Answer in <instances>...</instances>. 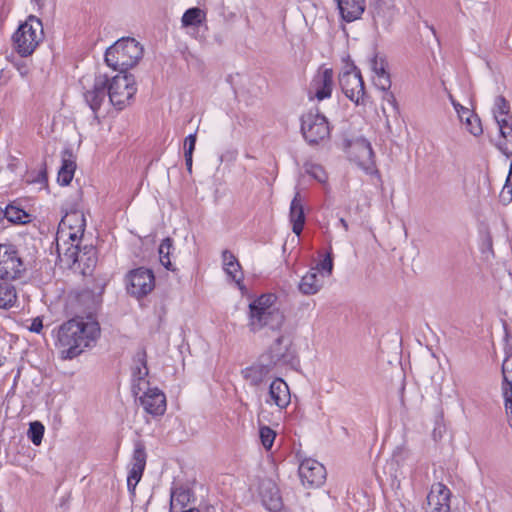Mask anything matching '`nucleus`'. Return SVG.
Segmentation results:
<instances>
[{
  "instance_id": "423d86ee",
  "label": "nucleus",
  "mask_w": 512,
  "mask_h": 512,
  "mask_svg": "<svg viewBox=\"0 0 512 512\" xmlns=\"http://www.w3.org/2000/svg\"><path fill=\"white\" fill-rule=\"evenodd\" d=\"M14 49L22 57L31 55L43 39V25L36 16H29L13 34Z\"/></svg>"
},
{
  "instance_id": "79ce46f5",
  "label": "nucleus",
  "mask_w": 512,
  "mask_h": 512,
  "mask_svg": "<svg viewBox=\"0 0 512 512\" xmlns=\"http://www.w3.org/2000/svg\"><path fill=\"white\" fill-rule=\"evenodd\" d=\"M503 397L505 409L510 421L512 420V385L511 386H503Z\"/></svg>"
},
{
  "instance_id": "4c0bfd02",
  "label": "nucleus",
  "mask_w": 512,
  "mask_h": 512,
  "mask_svg": "<svg viewBox=\"0 0 512 512\" xmlns=\"http://www.w3.org/2000/svg\"><path fill=\"white\" fill-rule=\"evenodd\" d=\"M502 374H503V386L512 385V351L509 349L506 351V356L502 363Z\"/></svg>"
},
{
  "instance_id": "2eb2a0df",
  "label": "nucleus",
  "mask_w": 512,
  "mask_h": 512,
  "mask_svg": "<svg viewBox=\"0 0 512 512\" xmlns=\"http://www.w3.org/2000/svg\"><path fill=\"white\" fill-rule=\"evenodd\" d=\"M273 369L267 356H260L254 363L244 368L241 375L251 387L258 388L270 379Z\"/></svg>"
},
{
  "instance_id": "e433bc0d",
  "label": "nucleus",
  "mask_w": 512,
  "mask_h": 512,
  "mask_svg": "<svg viewBox=\"0 0 512 512\" xmlns=\"http://www.w3.org/2000/svg\"><path fill=\"white\" fill-rule=\"evenodd\" d=\"M44 432V425L39 421H34L29 424L27 436L34 445L39 446L42 443Z\"/></svg>"
},
{
  "instance_id": "0eeeda50",
  "label": "nucleus",
  "mask_w": 512,
  "mask_h": 512,
  "mask_svg": "<svg viewBox=\"0 0 512 512\" xmlns=\"http://www.w3.org/2000/svg\"><path fill=\"white\" fill-rule=\"evenodd\" d=\"M85 226L86 220L82 211L72 210L62 217L56 235L58 255L70 243L81 242Z\"/></svg>"
},
{
  "instance_id": "09e8293b",
  "label": "nucleus",
  "mask_w": 512,
  "mask_h": 512,
  "mask_svg": "<svg viewBox=\"0 0 512 512\" xmlns=\"http://www.w3.org/2000/svg\"><path fill=\"white\" fill-rule=\"evenodd\" d=\"M511 341H512V338H511V339L509 338V339H508V344H509Z\"/></svg>"
},
{
  "instance_id": "c756f323",
  "label": "nucleus",
  "mask_w": 512,
  "mask_h": 512,
  "mask_svg": "<svg viewBox=\"0 0 512 512\" xmlns=\"http://www.w3.org/2000/svg\"><path fill=\"white\" fill-rule=\"evenodd\" d=\"M191 493L188 489L179 487L171 492L170 512H180L186 510L191 500Z\"/></svg>"
},
{
  "instance_id": "473e14b6",
  "label": "nucleus",
  "mask_w": 512,
  "mask_h": 512,
  "mask_svg": "<svg viewBox=\"0 0 512 512\" xmlns=\"http://www.w3.org/2000/svg\"><path fill=\"white\" fill-rule=\"evenodd\" d=\"M492 111L496 123H498L501 120L507 121L512 119V116L510 115L509 103L503 96H497L495 98Z\"/></svg>"
},
{
  "instance_id": "9d476101",
  "label": "nucleus",
  "mask_w": 512,
  "mask_h": 512,
  "mask_svg": "<svg viewBox=\"0 0 512 512\" xmlns=\"http://www.w3.org/2000/svg\"><path fill=\"white\" fill-rule=\"evenodd\" d=\"M292 341L288 336H279L261 356H267L272 367H290L297 365V359L292 349Z\"/></svg>"
},
{
  "instance_id": "de8ad7c7",
  "label": "nucleus",
  "mask_w": 512,
  "mask_h": 512,
  "mask_svg": "<svg viewBox=\"0 0 512 512\" xmlns=\"http://www.w3.org/2000/svg\"><path fill=\"white\" fill-rule=\"evenodd\" d=\"M31 1L34 2L38 6L39 9H41L44 5L43 0H31Z\"/></svg>"
},
{
  "instance_id": "b1692460",
  "label": "nucleus",
  "mask_w": 512,
  "mask_h": 512,
  "mask_svg": "<svg viewBox=\"0 0 512 512\" xmlns=\"http://www.w3.org/2000/svg\"><path fill=\"white\" fill-rule=\"evenodd\" d=\"M341 19L353 22L359 19L365 11L366 0H336Z\"/></svg>"
},
{
  "instance_id": "1a4fd4ad",
  "label": "nucleus",
  "mask_w": 512,
  "mask_h": 512,
  "mask_svg": "<svg viewBox=\"0 0 512 512\" xmlns=\"http://www.w3.org/2000/svg\"><path fill=\"white\" fill-rule=\"evenodd\" d=\"M25 272L26 266L17 247L11 242L0 243V279H20Z\"/></svg>"
},
{
  "instance_id": "f704fd0d",
  "label": "nucleus",
  "mask_w": 512,
  "mask_h": 512,
  "mask_svg": "<svg viewBox=\"0 0 512 512\" xmlns=\"http://www.w3.org/2000/svg\"><path fill=\"white\" fill-rule=\"evenodd\" d=\"M4 217L13 224H25L29 221V215L23 209L12 205L5 208Z\"/></svg>"
},
{
  "instance_id": "4be33fe9",
  "label": "nucleus",
  "mask_w": 512,
  "mask_h": 512,
  "mask_svg": "<svg viewBox=\"0 0 512 512\" xmlns=\"http://www.w3.org/2000/svg\"><path fill=\"white\" fill-rule=\"evenodd\" d=\"M259 493L265 508L277 512L282 508V498L277 485L271 480H264L260 484Z\"/></svg>"
},
{
  "instance_id": "39448f33",
  "label": "nucleus",
  "mask_w": 512,
  "mask_h": 512,
  "mask_svg": "<svg viewBox=\"0 0 512 512\" xmlns=\"http://www.w3.org/2000/svg\"><path fill=\"white\" fill-rule=\"evenodd\" d=\"M143 56V47L134 38H122L110 46L105 53V62L114 70L125 73L134 67Z\"/></svg>"
},
{
  "instance_id": "f8f14e48",
  "label": "nucleus",
  "mask_w": 512,
  "mask_h": 512,
  "mask_svg": "<svg viewBox=\"0 0 512 512\" xmlns=\"http://www.w3.org/2000/svg\"><path fill=\"white\" fill-rule=\"evenodd\" d=\"M301 131L310 144H317L330 135L326 117L318 112H308L302 116Z\"/></svg>"
},
{
  "instance_id": "4468645a",
  "label": "nucleus",
  "mask_w": 512,
  "mask_h": 512,
  "mask_svg": "<svg viewBox=\"0 0 512 512\" xmlns=\"http://www.w3.org/2000/svg\"><path fill=\"white\" fill-rule=\"evenodd\" d=\"M155 286V277L151 270L137 268L126 275V288L130 295L141 298L149 294Z\"/></svg>"
},
{
  "instance_id": "a878e982",
  "label": "nucleus",
  "mask_w": 512,
  "mask_h": 512,
  "mask_svg": "<svg viewBox=\"0 0 512 512\" xmlns=\"http://www.w3.org/2000/svg\"><path fill=\"white\" fill-rule=\"evenodd\" d=\"M289 217L292 224V231L299 236L305 224L304 205L299 192H296L291 201Z\"/></svg>"
},
{
  "instance_id": "393cba45",
  "label": "nucleus",
  "mask_w": 512,
  "mask_h": 512,
  "mask_svg": "<svg viewBox=\"0 0 512 512\" xmlns=\"http://www.w3.org/2000/svg\"><path fill=\"white\" fill-rule=\"evenodd\" d=\"M451 103L458 115V118L465 125L467 131L474 136L480 135L483 130L479 117L467 107L456 102L454 99H451Z\"/></svg>"
},
{
  "instance_id": "ea45409f",
  "label": "nucleus",
  "mask_w": 512,
  "mask_h": 512,
  "mask_svg": "<svg viewBox=\"0 0 512 512\" xmlns=\"http://www.w3.org/2000/svg\"><path fill=\"white\" fill-rule=\"evenodd\" d=\"M306 172L321 184H325L327 181V174L325 170L318 164L307 165Z\"/></svg>"
},
{
  "instance_id": "2f4dec72",
  "label": "nucleus",
  "mask_w": 512,
  "mask_h": 512,
  "mask_svg": "<svg viewBox=\"0 0 512 512\" xmlns=\"http://www.w3.org/2000/svg\"><path fill=\"white\" fill-rule=\"evenodd\" d=\"M17 302V292L15 287L4 281H0V309H10Z\"/></svg>"
},
{
  "instance_id": "7ed1b4c3",
  "label": "nucleus",
  "mask_w": 512,
  "mask_h": 512,
  "mask_svg": "<svg viewBox=\"0 0 512 512\" xmlns=\"http://www.w3.org/2000/svg\"><path fill=\"white\" fill-rule=\"evenodd\" d=\"M247 326L253 333L264 329L276 331L285 322V314L279 298L274 293H265L249 304Z\"/></svg>"
},
{
  "instance_id": "dca6fc26",
  "label": "nucleus",
  "mask_w": 512,
  "mask_h": 512,
  "mask_svg": "<svg viewBox=\"0 0 512 512\" xmlns=\"http://www.w3.org/2000/svg\"><path fill=\"white\" fill-rule=\"evenodd\" d=\"M333 76L331 68L320 67L310 83L309 95L319 101L330 98L334 88Z\"/></svg>"
},
{
  "instance_id": "7c9ffc66",
  "label": "nucleus",
  "mask_w": 512,
  "mask_h": 512,
  "mask_svg": "<svg viewBox=\"0 0 512 512\" xmlns=\"http://www.w3.org/2000/svg\"><path fill=\"white\" fill-rule=\"evenodd\" d=\"M206 21V12L198 7L187 9L181 18V25L184 28L199 27Z\"/></svg>"
},
{
  "instance_id": "f3484780",
  "label": "nucleus",
  "mask_w": 512,
  "mask_h": 512,
  "mask_svg": "<svg viewBox=\"0 0 512 512\" xmlns=\"http://www.w3.org/2000/svg\"><path fill=\"white\" fill-rule=\"evenodd\" d=\"M265 403L276 406L279 410L286 409L291 403V393L288 384L280 377L274 378L267 390Z\"/></svg>"
},
{
  "instance_id": "6ab92c4d",
  "label": "nucleus",
  "mask_w": 512,
  "mask_h": 512,
  "mask_svg": "<svg viewBox=\"0 0 512 512\" xmlns=\"http://www.w3.org/2000/svg\"><path fill=\"white\" fill-rule=\"evenodd\" d=\"M145 466V447L141 442H137L134 446L133 456L130 463L129 473L127 476V486L130 491L134 490L136 485L141 480Z\"/></svg>"
},
{
  "instance_id": "58836bf2",
  "label": "nucleus",
  "mask_w": 512,
  "mask_h": 512,
  "mask_svg": "<svg viewBox=\"0 0 512 512\" xmlns=\"http://www.w3.org/2000/svg\"><path fill=\"white\" fill-rule=\"evenodd\" d=\"M259 436L264 448L269 450L274 443L276 433L270 427L263 426L260 428Z\"/></svg>"
},
{
  "instance_id": "bb28decb",
  "label": "nucleus",
  "mask_w": 512,
  "mask_h": 512,
  "mask_svg": "<svg viewBox=\"0 0 512 512\" xmlns=\"http://www.w3.org/2000/svg\"><path fill=\"white\" fill-rule=\"evenodd\" d=\"M496 124L499 131L496 145L505 156L512 157V119L501 120Z\"/></svg>"
},
{
  "instance_id": "cd10ccee",
  "label": "nucleus",
  "mask_w": 512,
  "mask_h": 512,
  "mask_svg": "<svg viewBox=\"0 0 512 512\" xmlns=\"http://www.w3.org/2000/svg\"><path fill=\"white\" fill-rule=\"evenodd\" d=\"M223 266L226 274L242 289L243 273L236 257L228 250L222 253Z\"/></svg>"
},
{
  "instance_id": "37998d69",
  "label": "nucleus",
  "mask_w": 512,
  "mask_h": 512,
  "mask_svg": "<svg viewBox=\"0 0 512 512\" xmlns=\"http://www.w3.org/2000/svg\"><path fill=\"white\" fill-rule=\"evenodd\" d=\"M197 136L196 133L189 134L184 140V153L193 154L196 145Z\"/></svg>"
},
{
  "instance_id": "5701e85b",
  "label": "nucleus",
  "mask_w": 512,
  "mask_h": 512,
  "mask_svg": "<svg viewBox=\"0 0 512 512\" xmlns=\"http://www.w3.org/2000/svg\"><path fill=\"white\" fill-rule=\"evenodd\" d=\"M370 68L373 72V81L377 88L387 91L391 87L388 63L385 57L375 55L370 60Z\"/></svg>"
},
{
  "instance_id": "aec40b11",
  "label": "nucleus",
  "mask_w": 512,
  "mask_h": 512,
  "mask_svg": "<svg viewBox=\"0 0 512 512\" xmlns=\"http://www.w3.org/2000/svg\"><path fill=\"white\" fill-rule=\"evenodd\" d=\"M351 154L357 164L366 172L371 173L375 166L372 146L365 138L357 139L351 146Z\"/></svg>"
},
{
  "instance_id": "9b49d317",
  "label": "nucleus",
  "mask_w": 512,
  "mask_h": 512,
  "mask_svg": "<svg viewBox=\"0 0 512 512\" xmlns=\"http://www.w3.org/2000/svg\"><path fill=\"white\" fill-rule=\"evenodd\" d=\"M339 84L343 93L352 102L356 104L363 102L365 96L364 82L360 71L354 64H346L339 75Z\"/></svg>"
},
{
  "instance_id": "f257e3e1",
  "label": "nucleus",
  "mask_w": 512,
  "mask_h": 512,
  "mask_svg": "<svg viewBox=\"0 0 512 512\" xmlns=\"http://www.w3.org/2000/svg\"><path fill=\"white\" fill-rule=\"evenodd\" d=\"M81 84L84 99L94 113L100 109L107 95L110 103L122 110L131 103L137 91L134 76L128 73H119L111 79L105 74H97L93 80L83 77Z\"/></svg>"
},
{
  "instance_id": "c85d7f7f",
  "label": "nucleus",
  "mask_w": 512,
  "mask_h": 512,
  "mask_svg": "<svg viewBox=\"0 0 512 512\" xmlns=\"http://www.w3.org/2000/svg\"><path fill=\"white\" fill-rule=\"evenodd\" d=\"M76 169L75 161L72 158V154L66 151L62 157V165L58 172L57 181L60 185L66 186L70 184L74 177Z\"/></svg>"
},
{
  "instance_id": "72a5a7b5",
  "label": "nucleus",
  "mask_w": 512,
  "mask_h": 512,
  "mask_svg": "<svg viewBox=\"0 0 512 512\" xmlns=\"http://www.w3.org/2000/svg\"><path fill=\"white\" fill-rule=\"evenodd\" d=\"M173 250H174L173 242H172V239H170V238H165L159 245V249H158L159 259H160L161 264L166 269L172 270V271L175 270V268L172 264V261H171V254H172Z\"/></svg>"
},
{
  "instance_id": "412c9836",
  "label": "nucleus",
  "mask_w": 512,
  "mask_h": 512,
  "mask_svg": "<svg viewBox=\"0 0 512 512\" xmlns=\"http://www.w3.org/2000/svg\"><path fill=\"white\" fill-rule=\"evenodd\" d=\"M450 490L442 483H435L431 486L427 496L430 512H449L450 511Z\"/></svg>"
},
{
  "instance_id": "6e6552de",
  "label": "nucleus",
  "mask_w": 512,
  "mask_h": 512,
  "mask_svg": "<svg viewBox=\"0 0 512 512\" xmlns=\"http://www.w3.org/2000/svg\"><path fill=\"white\" fill-rule=\"evenodd\" d=\"M333 253L329 247L324 258L313 266L300 280L299 290L304 295H314L324 286L325 280L333 272Z\"/></svg>"
},
{
  "instance_id": "49530a36",
  "label": "nucleus",
  "mask_w": 512,
  "mask_h": 512,
  "mask_svg": "<svg viewBox=\"0 0 512 512\" xmlns=\"http://www.w3.org/2000/svg\"><path fill=\"white\" fill-rule=\"evenodd\" d=\"M339 224L341 225V227H342L345 231H348L349 226H348L347 221H346L344 218H340V219H339Z\"/></svg>"
},
{
  "instance_id": "ddd939ff",
  "label": "nucleus",
  "mask_w": 512,
  "mask_h": 512,
  "mask_svg": "<svg viewBox=\"0 0 512 512\" xmlns=\"http://www.w3.org/2000/svg\"><path fill=\"white\" fill-rule=\"evenodd\" d=\"M61 261L66 262L68 265L76 263L83 266V273L91 270L96 264V251L93 246L80 247V242L70 243L69 246L64 247L61 255Z\"/></svg>"
},
{
  "instance_id": "c03bdc74",
  "label": "nucleus",
  "mask_w": 512,
  "mask_h": 512,
  "mask_svg": "<svg viewBox=\"0 0 512 512\" xmlns=\"http://www.w3.org/2000/svg\"><path fill=\"white\" fill-rule=\"evenodd\" d=\"M43 328L42 320L40 318L33 319L29 329L32 332L40 333Z\"/></svg>"
},
{
  "instance_id": "a18cd8bd",
  "label": "nucleus",
  "mask_w": 512,
  "mask_h": 512,
  "mask_svg": "<svg viewBox=\"0 0 512 512\" xmlns=\"http://www.w3.org/2000/svg\"><path fill=\"white\" fill-rule=\"evenodd\" d=\"M184 157H185V163H186L187 170L189 172H191L192 164H193V154L184 153Z\"/></svg>"
},
{
  "instance_id": "a19ab883",
  "label": "nucleus",
  "mask_w": 512,
  "mask_h": 512,
  "mask_svg": "<svg viewBox=\"0 0 512 512\" xmlns=\"http://www.w3.org/2000/svg\"><path fill=\"white\" fill-rule=\"evenodd\" d=\"M500 200L503 204H508L512 201V162L510 164L506 185L500 194Z\"/></svg>"
},
{
  "instance_id": "20e7f679",
  "label": "nucleus",
  "mask_w": 512,
  "mask_h": 512,
  "mask_svg": "<svg viewBox=\"0 0 512 512\" xmlns=\"http://www.w3.org/2000/svg\"><path fill=\"white\" fill-rule=\"evenodd\" d=\"M147 374L148 369L145 364L142 368H138L137 374L134 373L137 380L133 384V393L146 413L161 416L166 411V396L158 387L149 386V382L145 379Z\"/></svg>"
},
{
  "instance_id": "a211bd4d",
  "label": "nucleus",
  "mask_w": 512,
  "mask_h": 512,
  "mask_svg": "<svg viewBox=\"0 0 512 512\" xmlns=\"http://www.w3.org/2000/svg\"><path fill=\"white\" fill-rule=\"evenodd\" d=\"M298 471L302 483L307 486H320L326 477L324 466L314 459L303 460Z\"/></svg>"
},
{
  "instance_id": "c9c22d12",
  "label": "nucleus",
  "mask_w": 512,
  "mask_h": 512,
  "mask_svg": "<svg viewBox=\"0 0 512 512\" xmlns=\"http://www.w3.org/2000/svg\"><path fill=\"white\" fill-rule=\"evenodd\" d=\"M408 455V452L402 447L395 449L391 461L387 464V468L391 470V477L394 479L398 478V471L397 469H394V466L397 465L399 467L400 464L408 458Z\"/></svg>"
},
{
  "instance_id": "f03ea898",
  "label": "nucleus",
  "mask_w": 512,
  "mask_h": 512,
  "mask_svg": "<svg viewBox=\"0 0 512 512\" xmlns=\"http://www.w3.org/2000/svg\"><path fill=\"white\" fill-rule=\"evenodd\" d=\"M100 328L96 321L71 319L59 326L55 345L63 359H72L96 341Z\"/></svg>"
}]
</instances>
